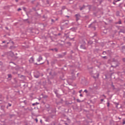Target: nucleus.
Here are the masks:
<instances>
[{
    "instance_id": "f257e3e1",
    "label": "nucleus",
    "mask_w": 125,
    "mask_h": 125,
    "mask_svg": "<svg viewBox=\"0 0 125 125\" xmlns=\"http://www.w3.org/2000/svg\"><path fill=\"white\" fill-rule=\"evenodd\" d=\"M62 25L61 28L62 30L65 29V28H67L68 25H69V21L68 20H63L61 21Z\"/></svg>"
},
{
    "instance_id": "f03ea898",
    "label": "nucleus",
    "mask_w": 125,
    "mask_h": 125,
    "mask_svg": "<svg viewBox=\"0 0 125 125\" xmlns=\"http://www.w3.org/2000/svg\"><path fill=\"white\" fill-rule=\"evenodd\" d=\"M86 44V43L85 42H83L82 44L80 45V48H82V49H86V47H85V45Z\"/></svg>"
},
{
    "instance_id": "7ed1b4c3",
    "label": "nucleus",
    "mask_w": 125,
    "mask_h": 125,
    "mask_svg": "<svg viewBox=\"0 0 125 125\" xmlns=\"http://www.w3.org/2000/svg\"><path fill=\"white\" fill-rule=\"evenodd\" d=\"M45 108H46L48 109V112H49V111H51L50 112V113H52V108L50 107V105L49 104H46L45 105Z\"/></svg>"
},
{
    "instance_id": "20e7f679",
    "label": "nucleus",
    "mask_w": 125,
    "mask_h": 125,
    "mask_svg": "<svg viewBox=\"0 0 125 125\" xmlns=\"http://www.w3.org/2000/svg\"><path fill=\"white\" fill-rule=\"evenodd\" d=\"M75 16L76 17V21H79V19L81 18V15H80L79 14H76Z\"/></svg>"
},
{
    "instance_id": "39448f33",
    "label": "nucleus",
    "mask_w": 125,
    "mask_h": 125,
    "mask_svg": "<svg viewBox=\"0 0 125 125\" xmlns=\"http://www.w3.org/2000/svg\"><path fill=\"white\" fill-rule=\"evenodd\" d=\"M42 60V56L40 55L39 57L37 59L38 62H41Z\"/></svg>"
},
{
    "instance_id": "423d86ee",
    "label": "nucleus",
    "mask_w": 125,
    "mask_h": 125,
    "mask_svg": "<svg viewBox=\"0 0 125 125\" xmlns=\"http://www.w3.org/2000/svg\"><path fill=\"white\" fill-rule=\"evenodd\" d=\"M60 78L61 80L64 81V80H65V78L64 77V74H61V76H60Z\"/></svg>"
},
{
    "instance_id": "0eeeda50",
    "label": "nucleus",
    "mask_w": 125,
    "mask_h": 125,
    "mask_svg": "<svg viewBox=\"0 0 125 125\" xmlns=\"http://www.w3.org/2000/svg\"><path fill=\"white\" fill-rule=\"evenodd\" d=\"M34 76V77L36 78V79H39V78H40V74L39 73H38L37 74L35 73Z\"/></svg>"
},
{
    "instance_id": "6e6552de",
    "label": "nucleus",
    "mask_w": 125,
    "mask_h": 125,
    "mask_svg": "<svg viewBox=\"0 0 125 125\" xmlns=\"http://www.w3.org/2000/svg\"><path fill=\"white\" fill-rule=\"evenodd\" d=\"M57 58H63L64 57V56L61 54H57Z\"/></svg>"
},
{
    "instance_id": "1a4fd4ad",
    "label": "nucleus",
    "mask_w": 125,
    "mask_h": 125,
    "mask_svg": "<svg viewBox=\"0 0 125 125\" xmlns=\"http://www.w3.org/2000/svg\"><path fill=\"white\" fill-rule=\"evenodd\" d=\"M93 89H98V86H97V84L96 83H94L93 84Z\"/></svg>"
},
{
    "instance_id": "9d476101",
    "label": "nucleus",
    "mask_w": 125,
    "mask_h": 125,
    "mask_svg": "<svg viewBox=\"0 0 125 125\" xmlns=\"http://www.w3.org/2000/svg\"><path fill=\"white\" fill-rule=\"evenodd\" d=\"M122 52H123V53H124V54H125V46H123L122 47Z\"/></svg>"
},
{
    "instance_id": "9b49d317",
    "label": "nucleus",
    "mask_w": 125,
    "mask_h": 125,
    "mask_svg": "<svg viewBox=\"0 0 125 125\" xmlns=\"http://www.w3.org/2000/svg\"><path fill=\"white\" fill-rule=\"evenodd\" d=\"M29 61L30 63H33V62H34V58L33 57H31L29 60Z\"/></svg>"
},
{
    "instance_id": "f8f14e48",
    "label": "nucleus",
    "mask_w": 125,
    "mask_h": 125,
    "mask_svg": "<svg viewBox=\"0 0 125 125\" xmlns=\"http://www.w3.org/2000/svg\"><path fill=\"white\" fill-rule=\"evenodd\" d=\"M111 87H112V89L114 90L115 89H116V88H115V85H114V84H113V83H112V84H111Z\"/></svg>"
},
{
    "instance_id": "ddd939ff",
    "label": "nucleus",
    "mask_w": 125,
    "mask_h": 125,
    "mask_svg": "<svg viewBox=\"0 0 125 125\" xmlns=\"http://www.w3.org/2000/svg\"><path fill=\"white\" fill-rule=\"evenodd\" d=\"M66 9V6H63L62 7V10H61V12H62V10H64V9Z\"/></svg>"
},
{
    "instance_id": "4468645a",
    "label": "nucleus",
    "mask_w": 125,
    "mask_h": 125,
    "mask_svg": "<svg viewBox=\"0 0 125 125\" xmlns=\"http://www.w3.org/2000/svg\"><path fill=\"white\" fill-rule=\"evenodd\" d=\"M116 24H119V25L122 24V21H121V20H120L119 21L116 22Z\"/></svg>"
},
{
    "instance_id": "2eb2a0df",
    "label": "nucleus",
    "mask_w": 125,
    "mask_h": 125,
    "mask_svg": "<svg viewBox=\"0 0 125 125\" xmlns=\"http://www.w3.org/2000/svg\"><path fill=\"white\" fill-rule=\"evenodd\" d=\"M116 16H120V12L119 11L116 12Z\"/></svg>"
},
{
    "instance_id": "dca6fc26",
    "label": "nucleus",
    "mask_w": 125,
    "mask_h": 125,
    "mask_svg": "<svg viewBox=\"0 0 125 125\" xmlns=\"http://www.w3.org/2000/svg\"><path fill=\"white\" fill-rule=\"evenodd\" d=\"M85 7V6L83 5V6L80 8V10H83V9H84Z\"/></svg>"
},
{
    "instance_id": "f3484780",
    "label": "nucleus",
    "mask_w": 125,
    "mask_h": 125,
    "mask_svg": "<svg viewBox=\"0 0 125 125\" xmlns=\"http://www.w3.org/2000/svg\"><path fill=\"white\" fill-rule=\"evenodd\" d=\"M114 104L116 106V108H118V105H119V103H114Z\"/></svg>"
},
{
    "instance_id": "a211bd4d",
    "label": "nucleus",
    "mask_w": 125,
    "mask_h": 125,
    "mask_svg": "<svg viewBox=\"0 0 125 125\" xmlns=\"http://www.w3.org/2000/svg\"><path fill=\"white\" fill-rule=\"evenodd\" d=\"M8 78H12V75H11V74H8Z\"/></svg>"
},
{
    "instance_id": "6ab92c4d",
    "label": "nucleus",
    "mask_w": 125,
    "mask_h": 125,
    "mask_svg": "<svg viewBox=\"0 0 125 125\" xmlns=\"http://www.w3.org/2000/svg\"><path fill=\"white\" fill-rule=\"evenodd\" d=\"M8 106H7V108H8V106L9 107H11V105H12L11 104L8 103Z\"/></svg>"
},
{
    "instance_id": "aec40b11",
    "label": "nucleus",
    "mask_w": 125,
    "mask_h": 125,
    "mask_svg": "<svg viewBox=\"0 0 125 125\" xmlns=\"http://www.w3.org/2000/svg\"><path fill=\"white\" fill-rule=\"evenodd\" d=\"M44 62H42L41 63H40V64H38V63H35V65H42V64H43Z\"/></svg>"
},
{
    "instance_id": "412c9836",
    "label": "nucleus",
    "mask_w": 125,
    "mask_h": 125,
    "mask_svg": "<svg viewBox=\"0 0 125 125\" xmlns=\"http://www.w3.org/2000/svg\"><path fill=\"white\" fill-rule=\"evenodd\" d=\"M107 107H110V103L109 102L107 103Z\"/></svg>"
},
{
    "instance_id": "4be33fe9",
    "label": "nucleus",
    "mask_w": 125,
    "mask_h": 125,
    "mask_svg": "<svg viewBox=\"0 0 125 125\" xmlns=\"http://www.w3.org/2000/svg\"><path fill=\"white\" fill-rule=\"evenodd\" d=\"M23 102V103H24L25 104H27V101L25 100L23 102H21V103Z\"/></svg>"
},
{
    "instance_id": "5701e85b",
    "label": "nucleus",
    "mask_w": 125,
    "mask_h": 125,
    "mask_svg": "<svg viewBox=\"0 0 125 125\" xmlns=\"http://www.w3.org/2000/svg\"><path fill=\"white\" fill-rule=\"evenodd\" d=\"M67 44H68V45H69V46L71 45V42H67Z\"/></svg>"
},
{
    "instance_id": "b1692460",
    "label": "nucleus",
    "mask_w": 125,
    "mask_h": 125,
    "mask_svg": "<svg viewBox=\"0 0 125 125\" xmlns=\"http://www.w3.org/2000/svg\"><path fill=\"white\" fill-rule=\"evenodd\" d=\"M54 49V50H55L56 52H57V51H58V48H55Z\"/></svg>"
},
{
    "instance_id": "393cba45",
    "label": "nucleus",
    "mask_w": 125,
    "mask_h": 125,
    "mask_svg": "<svg viewBox=\"0 0 125 125\" xmlns=\"http://www.w3.org/2000/svg\"><path fill=\"white\" fill-rule=\"evenodd\" d=\"M91 25H92V23H91L89 25L88 28H91L92 26H91Z\"/></svg>"
},
{
    "instance_id": "a878e982",
    "label": "nucleus",
    "mask_w": 125,
    "mask_h": 125,
    "mask_svg": "<svg viewBox=\"0 0 125 125\" xmlns=\"http://www.w3.org/2000/svg\"><path fill=\"white\" fill-rule=\"evenodd\" d=\"M51 22H52V23H54L55 22V21L53 19H51Z\"/></svg>"
},
{
    "instance_id": "bb28decb",
    "label": "nucleus",
    "mask_w": 125,
    "mask_h": 125,
    "mask_svg": "<svg viewBox=\"0 0 125 125\" xmlns=\"http://www.w3.org/2000/svg\"><path fill=\"white\" fill-rule=\"evenodd\" d=\"M77 102H79V103H81V100H80V99H77Z\"/></svg>"
},
{
    "instance_id": "cd10ccee",
    "label": "nucleus",
    "mask_w": 125,
    "mask_h": 125,
    "mask_svg": "<svg viewBox=\"0 0 125 125\" xmlns=\"http://www.w3.org/2000/svg\"><path fill=\"white\" fill-rule=\"evenodd\" d=\"M84 92H85V93H87V92H88V91H87V90L85 89V90H84Z\"/></svg>"
},
{
    "instance_id": "c85d7f7f",
    "label": "nucleus",
    "mask_w": 125,
    "mask_h": 125,
    "mask_svg": "<svg viewBox=\"0 0 125 125\" xmlns=\"http://www.w3.org/2000/svg\"><path fill=\"white\" fill-rule=\"evenodd\" d=\"M88 44H92L93 43V42H88Z\"/></svg>"
},
{
    "instance_id": "c756f323",
    "label": "nucleus",
    "mask_w": 125,
    "mask_h": 125,
    "mask_svg": "<svg viewBox=\"0 0 125 125\" xmlns=\"http://www.w3.org/2000/svg\"><path fill=\"white\" fill-rule=\"evenodd\" d=\"M62 54H63V55H63V57H64V56H65V55L66 54V52L62 53Z\"/></svg>"
},
{
    "instance_id": "7c9ffc66",
    "label": "nucleus",
    "mask_w": 125,
    "mask_h": 125,
    "mask_svg": "<svg viewBox=\"0 0 125 125\" xmlns=\"http://www.w3.org/2000/svg\"><path fill=\"white\" fill-rule=\"evenodd\" d=\"M103 58H104V59H107V57L106 56H104V57H102Z\"/></svg>"
},
{
    "instance_id": "2f4dec72",
    "label": "nucleus",
    "mask_w": 125,
    "mask_h": 125,
    "mask_svg": "<svg viewBox=\"0 0 125 125\" xmlns=\"http://www.w3.org/2000/svg\"><path fill=\"white\" fill-rule=\"evenodd\" d=\"M14 75H16V74H17V72H13L12 73Z\"/></svg>"
},
{
    "instance_id": "473e14b6",
    "label": "nucleus",
    "mask_w": 125,
    "mask_h": 125,
    "mask_svg": "<svg viewBox=\"0 0 125 125\" xmlns=\"http://www.w3.org/2000/svg\"><path fill=\"white\" fill-rule=\"evenodd\" d=\"M123 125H125V120H123Z\"/></svg>"
},
{
    "instance_id": "72a5a7b5",
    "label": "nucleus",
    "mask_w": 125,
    "mask_h": 125,
    "mask_svg": "<svg viewBox=\"0 0 125 125\" xmlns=\"http://www.w3.org/2000/svg\"><path fill=\"white\" fill-rule=\"evenodd\" d=\"M20 10H22V9L21 8L18 9V11H20Z\"/></svg>"
},
{
    "instance_id": "f704fd0d",
    "label": "nucleus",
    "mask_w": 125,
    "mask_h": 125,
    "mask_svg": "<svg viewBox=\"0 0 125 125\" xmlns=\"http://www.w3.org/2000/svg\"><path fill=\"white\" fill-rule=\"evenodd\" d=\"M89 89L90 90H93V88H91V87H89Z\"/></svg>"
},
{
    "instance_id": "c9c22d12",
    "label": "nucleus",
    "mask_w": 125,
    "mask_h": 125,
    "mask_svg": "<svg viewBox=\"0 0 125 125\" xmlns=\"http://www.w3.org/2000/svg\"><path fill=\"white\" fill-rule=\"evenodd\" d=\"M39 104H40V103H38V102H36V103H35V105H39Z\"/></svg>"
},
{
    "instance_id": "e433bc0d",
    "label": "nucleus",
    "mask_w": 125,
    "mask_h": 125,
    "mask_svg": "<svg viewBox=\"0 0 125 125\" xmlns=\"http://www.w3.org/2000/svg\"><path fill=\"white\" fill-rule=\"evenodd\" d=\"M120 32H121V33H124L125 31H124V30H120Z\"/></svg>"
},
{
    "instance_id": "4c0bfd02",
    "label": "nucleus",
    "mask_w": 125,
    "mask_h": 125,
    "mask_svg": "<svg viewBox=\"0 0 125 125\" xmlns=\"http://www.w3.org/2000/svg\"><path fill=\"white\" fill-rule=\"evenodd\" d=\"M83 91V90H80L79 92V93H82V92Z\"/></svg>"
},
{
    "instance_id": "58836bf2",
    "label": "nucleus",
    "mask_w": 125,
    "mask_h": 125,
    "mask_svg": "<svg viewBox=\"0 0 125 125\" xmlns=\"http://www.w3.org/2000/svg\"><path fill=\"white\" fill-rule=\"evenodd\" d=\"M23 9L24 11H26V8L25 7H23Z\"/></svg>"
},
{
    "instance_id": "ea45409f",
    "label": "nucleus",
    "mask_w": 125,
    "mask_h": 125,
    "mask_svg": "<svg viewBox=\"0 0 125 125\" xmlns=\"http://www.w3.org/2000/svg\"><path fill=\"white\" fill-rule=\"evenodd\" d=\"M101 101L102 102H103L104 101V99H102L101 100Z\"/></svg>"
},
{
    "instance_id": "a19ab883",
    "label": "nucleus",
    "mask_w": 125,
    "mask_h": 125,
    "mask_svg": "<svg viewBox=\"0 0 125 125\" xmlns=\"http://www.w3.org/2000/svg\"><path fill=\"white\" fill-rule=\"evenodd\" d=\"M35 121H36V123H38V118H36Z\"/></svg>"
},
{
    "instance_id": "79ce46f5",
    "label": "nucleus",
    "mask_w": 125,
    "mask_h": 125,
    "mask_svg": "<svg viewBox=\"0 0 125 125\" xmlns=\"http://www.w3.org/2000/svg\"><path fill=\"white\" fill-rule=\"evenodd\" d=\"M46 2H47V3L48 4H49V0H47Z\"/></svg>"
},
{
    "instance_id": "37998d69",
    "label": "nucleus",
    "mask_w": 125,
    "mask_h": 125,
    "mask_svg": "<svg viewBox=\"0 0 125 125\" xmlns=\"http://www.w3.org/2000/svg\"><path fill=\"white\" fill-rule=\"evenodd\" d=\"M1 65H2V62H0V66Z\"/></svg>"
},
{
    "instance_id": "c03bdc74",
    "label": "nucleus",
    "mask_w": 125,
    "mask_h": 125,
    "mask_svg": "<svg viewBox=\"0 0 125 125\" xmlns=\"http://www.w3.org/2000/svg\"><path fill=\"white\" fill-rule=\"evenodd\" d=\"M80 96L81 97H83V94H81L80 95Z\"/></svg>"
},
{
    "instance_id": "a18cd8bd",
    "label": "nucleus",
    "mask_w": 125,
    "mask_h": 125,
    "mask_svg": "<svg viewBox=\"0 0 125 125\" xmlns=\"http://www.w3.org/2000/svg\"><path fill=\"white\" fill-rule=\"evenodd\" d=\"M102 96H104V98H106V96H105V95L103 94V95H102Z\"/></svg>"
},
{
    "instance_id": "49530a36",
    "label": "nucleus",
    "mask_w": 125,
    "mask_h": 125,
    "mask_svg": "<svg viewBox=\"0 0 125 125\" xmlns=\"http://www.w3.org/2000/svg\"><path fill=\"white\" fill-rule=\"evenodd\" d=\"M73 80H76V77H75V76H73Z\"/></svg>"
},
{
    "instance_id": "de8ad7c7",
    "label": "nucleus",
    "mask_w": 125,
    "mask_h": 125,
    "mask_svg": "<svg viewBox=\"0 0 125 125\" xmlns=\"http://www.w3.org/2000/svg\"><path fill=\"white\" fill-rule=\"evenodd\" d=\"M113 4H114L115 5H116V2H113Z\"/></svg>"
},
{
    "instance_id": "09e8293b",
    "label": "nucleus",
    "mask_w": 125,
    "mask_h": 125,
    "mask_svg": "<svg viewBox=\"0 0 125 125\" xmlns=\"http://www.w3.org/2000/svg\"><path fill=\"white\" fill-rule=\"evenodd\" d=\"M35 105H36L35 103L32 104V106H35Z\"/></svg>"
},
{
    "instance_id": "8fccbe9b",
    "label": "nucleus",
    "mask_w": 125,
    "mask_h": 125,
    "mask_svg": "<svg viewBox=\"0 0 125 125\" xmlns=\"http://www.w3.org/2000/svg\"><path fill=\"white\" fill-rule=\"evenodd\" d=\"M58 36H61V33L58 34Z\"/></svg>"
},
{
    "instance_id": "3c124183",
    "label": "nucleus",
    "mask_w": 125,
    "mask_h": 125,
    "mask_svg": "<svg viewBox=\"0 0 125 125\" xmlns=\"http://www.w3.org/2000/svg\"><path fill=\"white\" fill-rule=\"evenodd\" d=\"M40 123H41V124H42V120H40Z\"/></svg>"
},
{
    "instance_id": "603ef678",
    "label": "nucleus",
    "mask_w": 125,
    "mask_h": 125,
    "mask_svg": "<svg viewBox=\"0 0 125 125\" xmlns=\"http://www.w3.org/2000/svg\"><path fill=\"white\" fill-rule=\"evenodd\" d=\"M123 60L124 62H125V58H123Z\"/></svg>"
},
{
    "instance_id": "864d4df0",
    "label": "nucleus",
    "mask_w": 125,
    "mask_h": 125,
    "mask_svg": "<svg viewBox=\"0 0 125 125\" xmlns=\"http://www.w3.org/2000/svg\"><path fill=\"white\" fill-rule=\"evenodd\" d=\"M49 74L50 75H52L51 72H50L49 73Z\"/></svg>"
},
{
    "instance_id": "5fc2aeb1",
    "label": "nucleus",
    "mask_w": 125,
    "mask_h": 125,
    "mask_svg": "<svg viewBox=\"0 0 125 125\" xmlns=\"http://www.w3.org/2000/svg\"><path fill=\"white\" fill-rule=\"evenodd\" d=\"M90 74L91 75H92V71H91V72H90Z\"/></svg>"
},
{
    "instance_id": "6e6d98bb",
    "label": "nucleus",
    "mask_w": 125,
    "mask_h": 125,
    "mask_svg": "<svg viewBox=\"0 0 125 125\" xmlns=\"http://www.w3.org/2000/svg\"><path fill=\"white\" fill-rule=\"evenodd\" d=\"M104 53H106V51H104V52H103V54H104Z\"/></svg>"
},
{
    "instance_id": "4d7b16f0",
    "label": "nucleus",
    "mask_w": 125,
    "mask_h": 125,
    "mask_svg": "<svg viewBox=\"0 0 125 125\" xmlns=\"http://www.w3.org/2000/svg\"><path fill=\"white\" fill-rule=\"evenodd\" d=\"M65 17H67V18H69L70 17L69 16H66Z\"/></svg>"
},
{
    "instance_id": "13d9d810",
    "label": "nucleus",
    "mask_w": 125,
    "mask_h": 125,
    "mask_svg": "<svg viewBox=\"0 0 125 125\" xmlns=\"http://www.w3.org/2000/svg\"><path fill=\"white\" fill-rule=\"evenodd\" d=\"M5 29H6V30H8V27H5Z\"/></svg>"
},
{
    "instance_id": "bf43d9fd",
    "label": "nucleus",
    "mask_w": 125,
    "mask_h": 125,
    "mask_svg": "<svg viewBox=\"0 0 125 125\" xmlns=\"http://www.w3.org/2000/svg\"><path fill=\"white\" fill-rule=\"evenodd\" d=\"M2 43H5V41H2Z\"/></svg>"
},
{
    "instance_id": "052dcab7",
    "label": "nucleus",
    "mask_w": 125,
    "mask_h": 125,
    "mask_svg": "<svg viewBox=\"0 0 125 125\" xmlns=\"http://www.w3.org/2000/svg\"><path fill=\"white\" fill-rule=\"evenodd\" d=\"M95 50H96L97 51H98V50H99V49H96Z\"/></svg>"
},
{
    "instance_id": "680f3d73",
    "label": "nucleus",
    "mask_w": 125,
    "mask_h": 125,
    "mask_svg": "<svg viewBox=\"0 0 125 125\" xmlns=\"http://www.w3.org/2000/svg\"><path fill=\"white\" fill-rule=\"evenodd\" d=\"M15 1H16V2H18L19 0H15Z\"/></svg>"
},
{
    "instance_id": "e2e57ef3",
    "label": "nucleus",
    "mask_w": 125,
    "mask_h": 125,
    "mask_svg": "<svg viewBox=\"0 0 125 125\" xmlns=\"http://www.w3.org/2000/svg\"><path fill=\"white\" fill-rule=\"evenodd\" d=\"M120 0H117L115 1H116V2H117V1H120Z\"/></svg>"
},
{
    "instance_id": "0e129e2a",
    "label": "nucleus",
    "mask_w": 125,
    "mask_h": 125,
    "mask_svg": "<svg viewBox=\"0 0 125 125\" xmlns=\"http://www.w3.org/2000/svg\"><path fill=\"white\" fill-rule=\"evenodd\" d=\"M11 54H12V55H14V53H13V52H11Z\"/></svg>"
},
{
    "instance_id": "69168bd1",
    "label": "nucleus",
    "mask_w": 125,
    "mask_h": 125,
    "mask_svg": "<svg viewBox=\"0 0 125 125\" xmlns=\"http://www.w3.org/2000/svg\"><path fill=\"white\" fill-rule=\"evenodd\" d=\"M51 50H52V51H53V50H54V49H51Z\"/></svg>"
},
{
    "instance_id": "338daca9",
    "label": "nucleus",
    "mask_w": 125,
    "mask_h": 125,
    "mask_svg": "<svg viewBox=\"0 0 125 125\" xmlns=\"http://www.w3.org/2000/svg\"><path fill=\"white\" fill-rule=\"evenodd\" d=\"M12 43H13V44H14V42H13V41H12Z\"/></svg>"
},
{
    "instance_id": "774afa93",
    "label": "nucleus",
    "mask_w": 125,
    "mask_h": 125,
    "mask_svg": "<svg viewBox=\"0 0 125 125\" xmlns=\"http://www.w3.org/2000/svg\"><path fill=\"white\" fill-rule=\"evenodd\" d=\"M65 125H68V123H65Z\"/></svg>"
}]
</instances>
